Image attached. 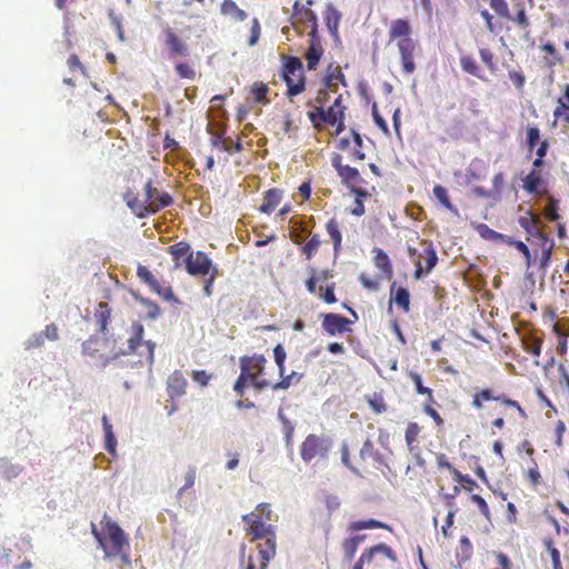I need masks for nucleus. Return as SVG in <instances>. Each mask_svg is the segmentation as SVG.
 <instances>
[{"label": "nucleus", "instance_id": "f257e3e1", "mask_svg": "<svg viewBox=\"0 0 569 569\" xmlns=\"http://www.w3.org/2000/svg\"><path fill=\"white\" fill-rule=\"evenodd\" d=\"M144 328L140 322H133L130 328V336L127 340V349L114 352L109 356L107 347L109 341L107 338L91 336L82 343V353L92 358L96 363L102 368L107 367L111 361L117 360L121 356L138 355L140 362L148 365L153 363L156 343L151 340H143Z\"/></svg>", "mask_w": 569, "mask_h": 569}, {"label": "nucleus", "instance_id": "f03ea898", "mask_svg": "<svg viewBox=\"0 0 569 569\" xmlns=\"http://www.w3.org/2000/svg\"><path fill=\"white\" fill-rule=\"evenodd\" d=\"M273 520V511L267 502L259 503L253 511L242 516L246 536L250 541L264 540L263 543L258 545L262 567L276 555V526L271 523Z\"/></svg>", "mask_w": 569, "mask_h": 569}, {"label": "nucleus", "instance_id": "7ed1b4c3", "mask_svg": "<svg viewBox=\"0 0 569 569\" xmlns=\"http://www.w3.org/2000/svg\"><path fill=\"white\" fill-rule=\"evenodd\" d=\"M102 529L98 530L97 526L91 523V532L99 546L104 551L106 558L120 556L124 565L130 566L131 560L124 552L126 548H129V541L123 530L118 523L111 521L107 513H104L101 520Z\"/></svg>", "mask_w": 569, "mask_h": 569}, {"label": "nucleus", "instance_id": "20e7f679", "mask_svg": "<svg viewBox=\"0 0 569 569\" xmlns=\"http://www.w3.org/2000/svg\"><path fill=\"white\" fill-rule=\"evenodd\" d=\"M411 27L408 20L396 19L390 23L389 38L390 41L398 40L397 46L400 52L402 70L407 74H411L416 70L415 53L417 42L410 37Z\"/></svg>", "mask_w": 569, "mask_h": 569}, {"label": "nucleus", "instance_id": "39448f33", "mask_svg": "<svg viewBox=\"0 0 569 569\" xmlns=\"http://www.w3.org/2000/svg\"><path fill=\"white\" fill-rule=\"evenodd\" d=\"M345 110L342 96L339 94L327 110L323 107H316L308 111V118L316 130H322L326 123L336 127V134H340L345 130Z\"/></svg>", "mask_w": 569, "mask_h": 569}, {"label": "nucleus", "instance_id": "423d86ee", "mask_svg": "<svg viewBox=\"0 0 569 569\" xmlns=\"http://www.w3.org/2000/svg\"><path fill=\"white\" fill-rule=\"evenodd\" d=\"M282 79L287 86V96L296 97L306 90L302 62L297 57H286L282 66Z\"/></svg>", "mask_w": 569, "mask_h": 569}, {"label": "nucleus", "instance_id": "0eeeda50", "mask_svg": "<svg viewBox=\"0 0 569 569\" xmlns=\"http://www.w3.org/2000/svg\"><path fill=\"white\" fill-rule=\"evenodd\" d=\"M386 559L396 562V552L388 545L378 543L363 550L352 569H363L365 566H368L371 569H379L383 566Z\"/></svg>", "mask_w": 569, "mask_h": 569}, {"label": "nucleus", "instance_id": "6e6552de", "mask_svg": "<svg viewBox=\"0 0 569 569\" xmlns=\"http://www.w3.org/2000/svg\"><path fill=\"white\" fill-rule=\"evenodd\" d=\"M332 447L330 437L310 433L308 435L300 446V456L305 462H310L313 459H326Z\"/></svg>", "mask_w": 569, "mask_h": 569}, {"label": "nucleus", "instance_id": "1a4fd4ad", "mask_svg": "<svg viewBox=\"0 0 569 569\" xmlns=\"http://www.w3.org/2000/svg\"><path fill=\"white\" fill-rule=\"evenodd\" d=\"M423 249L419 252L416 248L409 247L408 253L411 258L417 257L415 260V272L413 277L416 280H420L428 273L432 271V269L438 263V256L431 242L423 241Z\"/></svg>", "mask_w": 569, "mask_h": 569}, {"label": "nucleus", "instance_id": "9d476101", "mask_svg": "<svg viewBox=\"0 0 569 569\" xmlns=\"http://www.w3.org/2000/svg\"><path fill=\"white\" fill-rule=\"evenodd\" d=\"M485 401H496L500 406L517 410L521 418H527V412L521 405L517 400L510 399L506 393H495L492 389L483 388L473 395L471 405L476 409H482Z\"/></svg>", "mask_w": 569, "mask_h": 569}, {"label": "nucleus", "instance_id": "9b49d317", "mask_svg": "<svg viewBox=\"0 0 569 569\" xmlns=\"http://www.w3.org/2000/svg\"><path fill=\"white\" fill-rule=\"evenodd\" d=\"M188 381L180 370L173 371L167 379V393L171 401L170 406H167V412L169 416L178 410V405L174 402L177 398L186 395Z\"/></svg>", "mask_w": 569, "mask_h": 569}, {"label": "nucleus", "instance_id": "f8f14e48", "mask_svg": "<svg viewBox=\"0 0 569 569\" xmlns=\"http://www.w3.org/2000/svg\"><path fill=\"white\" fill-rule=\"evenodd\" d=\"M143 199L151 213H156L172 203V197L167 192H160L152 186L151 180L144 184Z\"/></svg>", "mask_w": 569, "mask_h": 569}, {"label": "nucleus", "instance_id": "ddd939ff", "mask_svg": "<svg viewBox=\"0 0 569 569\" xmlns=\"http://www.w3.org/2000/svg\"><path fill=\"white\" fill-rule=\"evenodd\" d=\"M164 46L168 50L169 58L176 61L178 58H184L189 54L188 43L180 38L171 28L163 30Z\"/></svg>", "mask_w": 569, "mask_h": 569}, {"label": "nucleus", "instance_id": "4468645a", "mask_svg": "<svg viewBox=\"0 0 569 569\" xmlns=\"http://www.w3.org/2000/svg\"><path fill=\"white\" fill-rule=\"evenodd\" d=\"M352 321L339 313H323L321 327L329 336L342 335L351 331Z\"/></svg>", "mask_w": 569, "mask_h": 569}, {"label": "nucleus", "instance_id": "2eb2a0df", "mask_svg": "<svg viewBox=\"0 0 569 569\" xmlns=\"http://www.w3.org/2000/svg\"><path fill=\"white\" fill-rule=\"evenodd\" d=\"M139 279L149 286V288L162 297L167 301L174 300V293L170 286H161L152 272L144 266L139 264L137 268Z\"/></svg>", "mask_w": 569, "mask_h": 569}, {"label": "nucleus", "instance_id": "dca6fc26", "mask_svg": "<svg viewBox=\"0 0 569 569\" xmlns=\"http://www.w3.org/2000/svg\"><path fill=\"white\" fill-rule=\"evenodd\" d=\"M332 167L336 169L343 184L348 188L362 181L359 170L342 163V157L336 153L331 159Z\"/></svg>", "mask_w": 569, "mask_h": 569}, {"label": "nucleus", "instance_id": "f3484780", "mask_svg": "<svg viewBox=\"0 0 569 569\" xmlns=\"http://www.w3.org/2000/svg\"><path fill=\"white\" fill-rule=\"evenodd\" d=\"M212 268L210 258L202 251H191V258L187 261L186 270L191 276H207Z\"/></svg>", "mask_w": 569, "mask_h": 569}, {"label": "nucleus", "instance_id": "a211bd4d", "mask_svg": "<svg viewBox=\"0 0 569 569\" xmlns=\"http://www.w3.org/2000/svg\"><path fill=\"white\" fill-rule=\"evenodd\" d=\"M519 226L527 232V241L535 243V238L539 236L541 231H543V223L541 219L533 213L531 210L526 211V213L518 219Z\"/></svg>", "mask_w": 569, "mask_h": 569}, {"label": "nucleus", "instance_id": "6ab92c4d", "mask_svg": "<svg viewBox=\"0 0 569 569\" xmlns=\"http://www.w3.org/2000/svg\"><path fill=\"white\" fill-rule=\"evenodd\" d=\"M191 247L188 242L180 241L171 244L167 248V252L172 257L174 268H180L182 264H187V261L191 258Z\"/></svg>", "mask_w": 569, "mask_h": 569}, {"label": "nucleus", "instance_id": "aec40b11", "mask_svg": "<svg viewBox=\"0 0 569 569\" xmlns=\"http://www.w3.org/2000/svg\"><path fill=\"white\" fill-rule=\"evenodd\" d=\"M511 1L515 14H511V18L508 19V21L513 22L522 31H529L531 23L527 14V6L525 0Z\"/></svg>", "mask_w": 569, "mask_h": 569}, {"label": "nucleus", "instance_id": "412c9836", "mask_svg": "<svg viewBox=\"0 0 569 569\" xmlns=\"http://www.w3.org/2000/svg\"><path fill=\"white\" fill-rule=\"evenodd\" d=\"M372 253L375 267L381 272L383 278L390 280L393 276V267L389 256L380 248H375Z\"/></svg>", "mask_w": 569, "mask_h": 569}, {"label": "nucleus", "instance_id": "4be33fe9", "mask_svg": "<svg viewBox=\"0 0 569 569\" xmlns=\"http://www.w3.org/2000/svg\"><path fill=\"white\" fill-rule=\"evenodd\" d=\"M283 191L278 188H271L263 194V201L259 208L260 212L270 214L280 204Z\"/></svg>", "mask_w": 569, "mask_h": 569}, {"label": "nucleus", "instance_id": "5701e85b", "mask_svg": "<svg viewBox=\"0 0 569 569\" xmlns=\"http://www.w3.org/2000/svg\"><path fill=\"white\" fill-rule=\"evenodd\" d=\"M267 359L263 355L243 356L240 358V368L246 367L247 373L260 376L266 366Z\"/></svg>", "mask_w": 569, "mask_h": 569}, {"label": "nucleus", "instance_id": "b1692460", "mask_svg": "<svg viewBox=\"0 0 569 569\" xmlns=\"http://www.w3.org/2000/svg\"><path fill=\"white\" fill-rule=\"evenodd\" d=\"M123 200L126 201L127 206L131 209V211L139 218H144L150 212L144 199L140 200L138 196L129 190L123 194Z\"/></svg>", "mask_w": 569, "mask_h": 569}, {"label": "nucleus", "instance_id": "393cba45", "mask_svg": "<svg viewBox=\"0 0 569 569\" xmlns=\"http://www.w3.org/2000/svg\"><path fill=\"white\" fill-rule=\"evenodd\" d=\"M325 21L331 37L338 39L341 12L338 11L332 4H328L325 10Z\"/></svg>", "mask_w": 569, "mask_h": 569}, {"label": "nucleus", "instance_id": "a878e982", "mask_svg": "<svg viewBox=\"0 0 569 569\" xmlns=\"http://www.w3.org/2000/svg\"><path fill=\"white\" fill-rule=\"evenodd\" d=\"M460 491V488L459 487H455L453 488V495H447L446 498H447V506L449 507V511L447 513V517H446V522L445 525L441 527V532L443 535V537L446 538H450L451 537V531H450V528L453 526V521H455V517H456V513H457V508L455 507V502L452 501V498L455 495H458Z\"/></svg>", "mask_w": 569, "mask_h": 569}, {"label": "nucleus", "instance_id": "bb28decb", "mask_svg": "<svg viewBox=\"0 0 569 569\" xmlns=\"http://www.w3.org/2000/svg\"><path fill=\"white\" fill-rule=\"evenodd\" d=\"M553 117L555 120H562L569 124V84H566L563 94L558 98Z\"/></svg>", "mask_w": 569, "mask_h": 569}, {"label": "nucleus", "instance_id": "cd10ccee", "mask_svg": "<svg viewBox=\"0 0 569 569\" xmlns=\"http://www.w3.org/2000/svg\"><path fill=\"white\" fill-rule=\"evenodd\" d=\"M220 11L223 16L229 17L237 22L244 21L248 18V13L240 9L233 0H223Z\"/></svg>", "mask_w": 569, "mask_h": 569}, {"label": "nucleus", "instance_id": "c85d7f7f", "mask_svg": "<svg viewBox=\"0 0 569 569\" xmlns=\"http://www.w3.org/2000/svg\"><path fill=\"white\" fill-rule=\"evenodd\" d=\"M343 80H345V76L339 66L330 64L327 68L326 76L323 79V84L328 90L336 92L338 89V82L339 81L343 82Z\"/></svg>", "mask_w": 569, "mask_h": 569}, {"label": "nucleus", "instance_id": "c756f323", "mask_svg": "<svg viewBox=\"0 0 569 569\" xmlns=\"http://www.w3.org/2000/svg\"><path fill=\"white\" fill-rule=\"evenodd\" d=\"M378 528L391 530V528L385 522H381L376 519H366V520H357V521L350 522L347 527V531L350 533H355V532L366 530V529H378Z\"/></svg>", "mask_w": 569, "mask_h": 569}, {"label": "nucleus", "instance_id": "7c9ffc66", "mask_svg": "<svg viewBox=\"0 0 569 569\" xmlns=\"http://www.w3.org/2000/svg\"><path fill=\"white\" fill-rule=\"evenodd\" d=\"M545 181L541 178L540 173L537 171H531L523 179V188L529 193H540L546 192Z\"/></svg>", "mask_w": 569, "mask_h": 569}, {"label": "nucleus", "instance_id": "2f4dec72", "mask_svg": "<svg viewBox=\"0 0 569 569\" xmlns=\"http://www.w3.org/2000/svg\"><path fill=\"white\" fill-rule=\"evenodd\" d=\"M409 378L415 385L416 392L426 397V401L423 403L438 405L433 397L432 389L423 386L422 378L418 372L410 371Z\"/></svg>", "mask_w": 569, "mask_h": 569}, {"label": "nucleus", "instance_id": "473e14b6", "mask_svg": "<svg viewBox=\"0 0 569 569\" xmlns=\"http://www.w3.org/2000/svg\"><path fill=\"white\" fill-rule=\"evenodd\" d=\"M110 318L111 310L109 305L107 302H100L94 312V319L97 321V325L99 326V331L103 335L107 332Z\"/></svg>", "mask_w": 569, "mask_h": 569}, {"label": "nucleus", "instance_id": "72a5a7b5", "mask_svg": "<svg viewBox=\"0 0 569 569\" xmlns=\"http://www.w3.org/2000/svg\"><path fill=\"white\" fill-rule=\"evenodd\" d=\"M367 403L369 405L370 409L376 413V415H381V413H385L387 412L388 410V405L385 400V396H383V392L382 391H376L371 395H367L365 397Z\"/></svg>", "mask_w": 569, "mask_h": 569}, {"label": "nucleus", "instance_id": "f704fd0d", "mask_svg": "<svg viewBox=\"0 0 569 569\" xmlns=\"http://www.w3.org/2000/svg\"><path fill=\"white\" fill-rule=\"evenodd\" d=\"M174 72L180 79L193 81L197 78V70L192 62L176 60Z\"/></svg>", "mask_w": 569, "mask_h": 569}, {"label": "nucleus", "instance_id": "c9c22d12", "mask_svg": "<svg viewBox=\"0 0 569 569\" xmlns=\"http://www.w3.org/2000/svg\"><path fill=\"white\" fill-rule=\"evenodd\" d=\"M432 193L435 196V198L447 209L449 210L451 213H453L455 216H459V211L457 209V207H455L452 204V202L450 201V198H449V194H448V190L447 188H445L441 184H436L432 189Z\"/></svg>", "mask_w": 569, "mask_h": 569}, {"label": "nucleus", "instance_id": "e433bc0d", "mask_svg": "<svg viewBox=\"0 0 569 569\" xmlns=\"http://www.w3.org/2000/svg\"><path fill=\"white\" fill-rule=\"evenodd\" d=\"M102 426L104 431V448L109 453L114 455L117 448V439L112 430V425L109 422V419L106 415L102 417Z\"/></svg>", "mask_w": 569, "mask_h": 569}, {"label": "nucleus", "instance_id": "4c0bfd02", "mask_svg": "<svg viewBox=\"0 0 569 569\" xmlns=\"http://www.w3.org/2000/svg\"><path fill=\"white\" fill-rule=\"evenodd\" d=\"M330 277L331 274L328 270H322L319 273H317L316 270L312 269L311 276L306 281L307 290L312 295H319V290H317V284L326 282Z\"/></svg>", "mask_w": 569, "mask_h": 569}, {"label": "nucleus", "instance_id": "58836bf2", "mask_svg": "<svg viewBox=\"0 0 569 569\" xmlns=\"http://www.w3.org/2000/svg\"><path fill=\"white\" fill-rule=\"evenodd\" d=\"M326 230L332 240L335 251L338 252L342 242V234L340 232V224L338 220L336 218H331L326 223Z\"/></svg>", "mask_w": 569, "mask_h": 569}, {"label": "nucleus", "instance_id": "ea45409f", "mask_svg": "<svg viewBox=\"0 0 569 569\" xmlns=\"http://www.w3.org/2000/svg\"><path fill=\"white\" fill-rule=\"evenodd\" d=\"M323 54L322 44H309V48L306 52L307 68L309 70H316L319 64V61Z\"/></svg>", "mask_w": 569, "mask_h": 569}, {"label": "nucleus", "instance_id": "a19ab883", "mask_svg": "<svg viewBox=\"0 0 569 569\" xmlns=\"http://www.w3.org/2000/svg\"><path fill=\"white\" fill-rule=\"evenodd\" d=\"M352 134V147L349 149V158L355 161H362L366 159V153L362 151L363 142L361 136L356 131L351 130Z\"/></svg>", "mask_w": 569, "mask_h": 569}, {"label": "nucleus", "instance_id": "79ce46f5", "mask_svg": "<svg viewBox=\"0 0 569 569\" xmlns=\"http://www.w3.org/2000/svg\"><path fill=\"white\" fill-rule=\"evenodd\" d=\"M293 11L295 16L299 17V21L310 23L311 26L318 23L316 13L310 8H305L299 0L295 2Z\"/></svg>", "mask_w": 569, "mask_h": 569}, {"label": "nucleus", "instance_id": "37998d69", "mask_svg": "<svg viewBox=\"0 0 569 569\" xmlns=\"http://www.w3.org/2000/svg\"><path fill=\"white\" fill-rule=\"evenodd\" d=\"M269 92V87L263 82H254L252 87L250 88V96L251 99L256 103H262L266 104L269 102V99L267 98Z\"/></svg>", "mask_w": 569, "mask_h": 569}, {"label": "nucleus", "instance_id": "c03bdc74", "mask_svg": "<svg viewBox=\"0 0 569 569\" xmlns=\"http://www.w3.org/2000/svg\"><path fill=\"white\" fill-rule=\"evenodd\" d=\"M473 555V547L468 537L463 536L459 540L457 558L459 563L469 561Z\"/></svg>", "mask_w": 569, "mask_h": 569}, {"label": "nucleus", "instance_id": "a18cd8bd", "mask_svg": "<svg viewBox=\"0 0 569 569\" xmlns=\"http://www.w3.org/2000/svg\"><path fill=\"white\" fill-rule=\"evenodd\" d=\"M460 67L466 73H469L479 79H482L480 68L473 57L468 56V54L461 56Z\"/></svg>", "mask_w": 569, "mask_h": 569}, {"label": "nucleus", "instance_id": "49530a36", "mask_svg": "<svg viewBox=\"0 0 569 569\" xmlns=\"http://www.w3.org/2000/svg\"><path fill=\"white\" fill-rule=\"evenodd\" d=\"M421 427L417 422H409L406 428L405 439L410 452L416 448L415 442L418 440Z\"/></svg>", "mask_w": 569, "mask_h": 569}, {"label": "nucleus", "instance_id": "de8ad7c7", "mask_svg": "<svg viewBox=\"0 0 569 569\" xmlns=\"http://www.w3.org/2000/svg\"><path fill=\"white\" fill-rule=\"evenodd\" d=\"M280 377H281V380L276 382V383H273L271 386L272 390H286V389H288L293 383L299 382L300 379L302 378V375L298 373L296 371H292L289 375H284V371H283L282 375H280Z\"/></svg>", "mask_w": 569, "mask_h": 569}, {"label": "nucleus", "instance_id": "09e8293b", "mask_svg": "<svg viewBox=\"0 0 569 569\" xmlns=\"http://www.w3.org/2000/svg\"><path fill=\"white\" fill-rule=\"evenodd\" d=\"M360 457L361 459L372 458L377 462H382V455L375 449L373 442L370 439H367L362 448L360 449Z\"/></svg>", "mask_w": 569, "mask_h": 569}, {"label": "nucleus", "instance_id": "8fccbe9b", "mask_svg": "<svg viewBox=\"0 0 569 569\" xmlns=\"http://www.w3.org/2000/svg\"><path fill=\"white\" fill-rule=\"evenodd\" d=\"M396 305L403 309L405 312H408L410 309V295L406 288H398L396 290L395 297L392 298Z\"/></svg>", "mask_w": 569, "mask_h": 569}, {"label": "nucleus", "instance_id": "3c124183", "mask_svg": "<svg viewBox=\"0 0 569 569\" xmlns=\"http://www.w3.org/2000/svg\"><path fill=\"white\" fill-rule=\"evenodd\" d=\"M213 146H221V149L228 152H240L242 150V144L239 139L233 141L231 138H218L213 140Z\"/></svg>", "mask_w": 569, "mask_h": 569}, {"label": "nucleus", "instance_id": "603ef678", "mask_svg": "<svg viewBox=\"0 0 569 569\" xmlns=\"http://www.w3.org/2000/svg\"><path fill=\"white\" fill-rule=\"evenodd\" d=\"M321 244L319 234H312L310 239L302 247V253L306 256L308 260H310L316 252L318 251Z\"/></svg>", "mask_w": 569, "mask_h": 569}, {"label": "nucleus", "instance_id": "864d4df0", "mask_svg": "<svg viewBox=\"0 0 569 569\" xmlns=\"http://www.w3.org/2000/svg\"><path fill=\"white\" fill-rule=\"evenodd\" d=\"M490 8L502 19H510L511 13L507 0H489Z\"/></svg>", "mask_w": 569, "mask_h": 569}, {"label": "nucleus", "instance_id": "5fc2aeb1", "mask_svg": "<svg viewBox=\"0 0 569 569\" xmlns=\"http://www.w3.org/2000/svg\"><path fill=\"white\" fill-rule=\"evenodd\" d=\"M542 339L538 337H530L523 341V349L526 352L538 358L541 353Z\"/></svg>", "mask_w": 569, "mask_h": 569}, {"label": "nucleus", "instance_id": "6e6d98bb", "mask_svg": "<svg viewBox=\"0 0 569 569\" xmlns=\"http://www.w3.org/2000/svg\"><path fill=\"white\" fill-rule=\"evenodd\" d=\"M359 546L357 545V541L353 540V538L350 536L341 542V549L343 552V558L348 561L352 560Z\"/></svg>", "mask_w": 569, "mask_h": 569}, {"label": "nucleus", "instance_id": "4d7b16f0", "mask_svg": "<svg viewBox=\"0 0 569 569\" xmlns=\"http://www.w3.org/2000/svg\"><path fill=\"white\" fill-rule=\"evenodd\" d=\"M248 382L251 383V375L247 373L246 367L240 368V375L233 385V390L239 396H243Z\"/></svg>", "mask_w": 569, "mask_h": 569}, {"label": "nucleus", "instance_id": "13d9d810", "mask_svg": "<svg viewBox=\"0 0 569 569\" xmlns=\"http://www.w3.org/2000/svg\"><path fill=\"white\" fill-rule=\"evenodd\" d=\"M336 283L331 282L326 284V287H319V298L322 299L326 303L332 305L337 302V298L335 295Z\"/></svg>", "mask_w": 569, "mask_h": 569}, {"label": "nucleus", "instance_id": "bf43d9fd", "mask_svg": "<svg viewBox=\"0 0 569 569\" xmlns=\"http://www.w3.org/2000/svg\"><path fill=\"white\" fill-rule=\"evenodd\" d=\"M545 546L550 555L552 567L553 569H563L560 561V552L559 550L553 546V542L551 539L545 540Z\"/></svg>", "mask_w": 569, "mask_h": 569}, {"label": "nucleus", "instance_id": "052dcab7", "mask_svg": "<svg viewBox=\"0 0 569 569\" xmlns=\"http://www.w3.org/2000/svg\"><path fill=\"white\" fill-rule=\"evenodd\" d=\"M540 48L543 52H546L547 54L552 57V59L546 58L547 64L549 67H553L557 63H560L562 61V59L557 56V50H556V47L553 46V43L547 42V43H543Z\"/></svg>", "mask_w": 569, "mask_h": 569}, {"label": "nucleus", "instance_id": "680f3d73", "mask_svg": "<svg viewBox=\"0 0 569 569\" xmlns=\"http://www.w3.org/2000/svg\"><path fill=\"white\" fill-rule=\"evenodd\" d=\"M553 248H555V242L545 241V248L541 249V253H540V258H539V263L542 269H546L549 266Z\"/></svg>", "mask_w": 569, "mask_h": 569}, {"label": "nucleus", "instance_id": "e2e57ef3", "mask_svg": "<svg viewBox=\"0 0 569 569\" xmlns=\"http://www.w3.org/2000/svg\"><path fill=\"white\" fill-rule=\"evenodd\" d=\"M260 36H261V26H260V22L258 20V18H253L251 20V26H250V37L248 39V44L250 47H253L258 43L259 39H260Z\"/></svg>", "mask_w": 569, "mask_h": 569}, {"label": "nucleus", "instance_id": "0e129e2a", "mask_svg": "<svg viewBox=\"0 0 569 569\" xmlns=\"http://www.w3.org/2000/svg\"><path fill=\"white\" fill-rule=\"evenodd\" d=\"M274 362L278 367L279 375H282L284 371V361L287 358V353L282 345H277L273 349Z\"/></svg>", "mask_w": 569, "mask_h": 569}, {"label": "nucleus", "instance_id": "69168bd1", "mask_svg": "<svg viewBox=\"0 0 569 569\" xmlns=\"http://www.w3.org/2000/svg\"><path fill=\"white\" fill-rule=\"evenodd\" d=\"M540 140V130L537 126H530L527 128V146L532 150Z\"/></svg>", "mask_w": 569, "mask_h": 569}, {"label": "nucleus", "instance_id": "338daca9", "mask_svg": "<svg viewBox=\"0 0 569 569\" xmlns=\"http://www.w3.org/2000/svg\"><path fill=\"white\" fill-rule=\"evenodd\" d=\"M526 479L530 482L532 487H537L541 482V475L538 468V465L532 461V467H530L526 472Z\"/></svg>", "mask_w": 569, "mask_h": 569}, {"label": "nucleus", "instance_id": "774afa93", "mask_svg": "<svg viewBox=\"0 0 569 569\" xmlns=\"http://www.w3.org/2000/svg\"><path fill=\"white\" fill-rule=\"evenodd\" d=\"M545 216L550 221H557L560 217L558 213V203L555 199L550 198L545 207Z\"/></svg>", "mask_w": 569, "mask_h": 569}]
</instances>
